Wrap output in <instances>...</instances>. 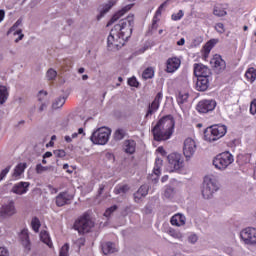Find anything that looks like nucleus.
Returning a JSON list of instances; mask_svg holds the SVG:
<instances>
[{
  "mask_svg": "<svg viewBox=\"0 0 256 256\" xmlns=\"http://www.w3.org/2000/svg\"><path fill=\"white\" fill-rule=\"evenodd\" d=\"M177 45L182 46L185 45V38H181L178 42Z\"/></svg>",
  "mask_w": 256,
  "mask_h": 256,
  "instance_id": "69168bd1",
  "label": "nucleus"
},
{
  "mask_svg": "<svg viewBox=\"0 0 256 256\" xmlns=\"http://www.w3.org/2000/svg\"><path fill=\"white\" fill-rule=\"evenodd\" d=\"M115 211H117V205H113L108 208L104 213V217H111V213H115Z\"/></svg>",
  "mask_w": 256,
  "mask_h": 256,
  "instance_id": "49530a36",
  "label": "nucleus"
},
{
  "mask_svg": "<svg viewBox=\"0 0 256 256\" xmlns=\"http://www.w3.org/2000/svg\"><path fill=\"white\" fill-rule=\"evenodd\" d=\"M176 101L178 105H185L189 101V93L187 92H179Z\"/></svg>",
  "mask_w": 256,
  "mask_h": 256,
  "instance_id": "473e14b6",
  "label": "nucleus"
},
{
  "mask_svg": "<svg viewBox=\"0 0 256 256\" xmlns=\"http://www.w3.org/2000/svg\"><path fill=\"white\" fill-rule=\"evenodd\" d=\"M11 171V166L6 167L0 173V181H3L4 177H7V174Z\"/></svg>",
  "mask_w": 256,
  "mask_h": 256,
  "instance_id": "864d4df0",
  "label": "nucleus"
},
{
  "mask_svg": "<svg viewBox=\"0 0 256 256\" xmlns=\"http://www.w3.org/2000/svg\"><path fill=\"white\" fill-rule=\"evenodd\" d=\"M233 161H235L233 154H231L229 151H226L218 154L214 158L213 165L216 169L224 171V169H227V167H229V165H231Z\"/></svg>",
  "mask_w": 256,
  "mask_h": 256,
  "instance_id": "39448f33",
  "label": "nucleus"
},
{
  "mask_svg": "<svg viewBox=\"0 0 256 256\" xmlns=\"http://www.w3.org/2000/svg\"><path fill=\"white\" fill-rule=\"evenodd\" d=\"M250 113L256 115V99H253L250 103Z\"/></svg>",
  "mask_w": 256,
  "mask_h": 256,
  "instance_id": "5fc2aeb1",
  "label": "nucleus"
},
{
  "mask_svg": "<svg viewBox=\"0 0 256 256\" xmlns=\"http://www.w3.org/2000/svg\"><path fill=\"white\" fill-rule=\"evenodd\" d=\"M131 7H133V5H127L125 7H123L121 10H119L118 12H116L112 18L110 19V21L108 22V26L109 25H113V23H115V21H119V19H121V17H123V15H125V13H127L128 11H131Z\"/></svg>",
  "mask_w": 256,
  "mask_h": 256,
  "instance_id": "aec40b11",
  "label": "nucleus"
},
{
  "mask_svg": "<svg viewBox=\"0 0 256 256\" xmlns=\"http://www.w3.org/2000/svg\"><path fill=\"white\" fill-rule=\"evenodd\" d=\"M165 7V4H161L159 7H158V9L156 10V12H155V14H154V16H153V18L155 19H160V17H161V13H163V8Z\"/></svg>",
  "mask_w": 256,
  "mask_h": 256,
  "instance_id": "de8ad7c7",
  "label": "nucleus"
},
{
  "mask_svg": "<svg viewBox=\"0 0 256 256\" xmlns=\"http://www.w3.org/2000/svg\"><path fill=\"white\" fill-rule=\"evenodd\" d=\"M30 185L29 182H19L13 186L12 193H15L16 195H25V193L29 191Z\"/></svg>",
  "mask_w": 256,
  "mask_h": 256,
  "instance_id": "a211bd4d",
  "label": "nucleus"
},
{
  "mask_svg": "<svg viewBox=\"0 0 256 256\" xmlns=\"http://www.w3.org/2000/svg\"><path fill=\"white\" fill-rule=\"evenodd\" d=\"M194 75L197 78L211 77V69L203 64H194Z\"/></svg>",
  "mask_w": 256,
  "mask_h": 256,
  "instance_id": "f3484780",
  "label": "nucleus"
},
{
  "mask_svg": "<svg viewBox=\"0 0 256 256\" xmlns=\"http://www.w3.org/2000/svg\"><path fill=\"white\" fill-rule=\"evenodd\" d=\"M213 14L216 15V17H225L227 11H225L224 8H221V6H215Z\"/></svg>",
  "mask_w": 256,
  "mask_h": 256,
  "instance_id": "58836bf2",
  "label": "nucleus"
},
{
  "mask_svg": "<svg viewBox=\"0 0 256 256\" xmlns=\"http://www.w3.org/2000/svg\"><path fill=\"white\" fill-rule=\"evenodd\" d=\"M168 234L170 235V237H173L174 239H182L183 237V234H181V232L171 228L169 231H168Z\"/></svg>",
  "mask_w": 256,
  "mask_h": 256,
  "instance_id": "79ce46f5",
  "label": "nucleus"
},
{
  "mask_svg": "<svg viewBox=\"0 0 256 256\" xmlns=\"http://www.w3.org/2000/svg\"><path fill=\"white\" fill-rule=\"evenodd\" d=\"M40 241L45 243L50 249L53 247V242L51 241V237H49V233L47 231L40 232Z\"/></svg>",
  "mask_w": 256,
  "mask_h": 256,
  "instance_id": "2f4dec72",
  "label": "nucleus"
},
{
  "mask_svg": "<svg viewBox=\"0 0 256 256\" xmlns=\"http://www.w3.org/2000/svg\"><path fill=\"white\" fill-rule=\"evenodd\" d=\"M126 132L124 129L119 128L114 132V139L115 141H121L125 139Z\"/></svg>",
  "mask_w": 256,
  "mask_h": 256,
  "instance_id": "4c0bfd02",
  "label": "nucleus"
},
{
  "mask_svg": "<svg viewBox=\"0 0 256 256\" xmlns=\"http://www.w3.org/2000/svg\"><path fill=\"white\" fill-rule=\"evenodd\" d=\"M59 256H69V245L67 243L61 247Z\"/></svg>",
  "mask_w": 256,
  "mask_h": 256,
  "instance_id": "37998d69",
  "label": "nucleus"
},
{
  "mask_svg": "<svg viewBox=\"0 0 256 256\" xmlns=\"http://www.w3.org/2000/svg\"><path fill=\"white\" fill-rule=\"evenodd\" d=\"M115 251H117V249L115 248V244H113V242H106L102 244V253H104V255L115 253Z\"/></svg>",
  "mask_w": 256,
  "mask_h": 256,
  "instance_id": "c756f323",
  "label": "nucleus"
},
{
  "mask_svg": "<svg viewBox=\"0 0 256 256\" xmlns=\"http://www.w3.org/2000/svg\"><path fill=\"white\" fill-rule=\"evenodd\" d=\"M245 78L249 83H255L256 80V68L255 67H250L246 70L245 72Z\"/></svg>",
  "mask_w": 256,
  "mask_h": 256,
  "instance_id": "7c9ffc66",
  "label": "nucleus"
},
{
  "mask_svg": "<svg viewBox=\"0 0 256 256\" xmlns=\"http://www.w3.org/2000/svg\"><path fill=\"white\" fill-rule=\"evenodd\" d=\"M115 5V1L110 0L108 3L104 4L100 10V14L97 16V20L99 21L102 17L105 16L106 13L111 11V8Z\"/></svg>",
  "mask_w": 256,
  "mask_h": 256,
  "instance_id": "cd10ccee",
  "label": "nucleus"
},
{
  "mask_svg": "<svg viewBox=\"0 0 256 256\" xmlns=\"http://www.w3.org/2000/svg\"><path fill=\"white\" fill-rule=\"evenodd\" d=\"M64 139H65L66 143H71V141H73L72 136H65Z\"/></svg>",
  "mask_w": 256,
  "mask_h": 256,
  "instance_id": "0e129e2a",
  "label": "nucleus"
},
{
  "mask_svg": "<svg viewBox=\"0 0 256 256\" xmlns=\"http://www.w3.org/2000/svg\"><path fill=\"white\" fill-rule=\"evenodd\" d=\"M154 76H155V69L153 67L146 68L142 73L143 79H153Z\"/></svg>",
  "mask_w": 256,
  "mask_h": 256,
  "instance_id": "f704fd0d",
  "label": "nucleus"
},
{
  "mask_svg": "<svg viewBox=\"0 0 256 256\" xmlns=\"http://www.w3.org/2000/svg\"><path fill=\"white\" fill-rule=\"evenodd\" d=\"M128 85H130V87H139V81H137L135 77L129 78Z\"/></svg>",
  "mask_w": 256,
  "mask_h": 256,
  "instance_id": "8fccbe9b",
  "label": "nucleus"
},
{
  "mask_svg": "<svg viewBox=\"0 0 256 256\" xmlns=\"http://www.w3.org/2000/svg\"><path fill=\"white\" fill-rule=\"evenodd\" d=\"M5 20V10L0 9V23H3Z\"/></svg>",
  "mask_w": 256,
  "mask_h": 256,
  "instance_id": "052dcab7",
  "label": "nucleus"
},
{
  "mask_svg": "<svg viewBox=\"0 0 256 256\" xmlns=\"http://www.w3.org/2000/svg\"><path fill=\"white\" fill-rule=\"evenodd\" d=\"M49 157H53V153L51 152H46L44 155H43V159H48Z\"/></svg>",
  "mask_w": 256,
  "mask_h": 256,
  "instance_id": "680f3d73",
  "label": "nucleus"
},
{
  "mask_svg": "<svg viewBox=\"0 0 256 256\" xmlns=\"http://www.w3.org/2000/svg\"><path fill=\"white\" fill-rule=\"evenodd\" d=\"M159 21H161V19H157V18L152 19V25H151L152 31H157V29L159 28V24H158Z\"/></svg>",
  "mask_w": 256,
  "mask_h": 256,
  "instance_id": "3c124183",
  "label": "nucleus"
},
{
  "mask_svg": "<svg viewBox=\"0 0 256 256\" xmlns=\"http://www.w3.org/2000/svg\"><path fill=\"white\" fill-rule=\"evenodd\" d=\"M215 107H217V101L204 99L198 102L196 111H198V113H211V111H215Z\"/></svg>",
  "mask_w": 256,
  "mask_h": 256,
  "instance_id": "9d476101",
  "label": "nucleus"
},
{
  "mask_svg": "<svg viewBox=\"0 0 256 256\" xmlns=\"http://www.w3.org/2000/svg\"><path fill=\"white\" fill-rule=\"evenodd\" d=\"M44 171H47V167L41 165V164H37L36 165V173L38 175H41V173H44Z\"/></svg>",
  "mask_w": 256,
  "mask_h": 256,
  "instance_id": "6e6d98bb",
  "label": "nucleus"
},
{
  "mask_svg": "<svg viewBox=\"0 0 256 256\" xmlns=\"http://www.w3.org/2000/svg\"><path fill=\"white\" fill-rule=\"evenodd\" d=\"M134 23V16L129 15L127 18L120 20L118 24L114 25L107 39V47L109 51L119 49V47L133 35Z\"/></svg>",
  "mask_w": 256,
  "mask_h": 256,
  "instance_id": "f257e3e1",
  "label": "nucleus"
},
{
  "mask_svg": "<svg viewBox=\"0 0 256 256\" xmlns=\"http://www.w3.org/2000/svg\"><path fill=\"white\" fill-rule=\"evenodd\" d=\"M55 157H58L60 159H63L67 155V152L65 150H54Z\"/></svg>",
  "mask_w": 256,
  "mask_h": 256,
  "instance_id": "603ef678",
  "label": "nucleus"
},
{
  "mask_svg": "<svg viewBox=\"0 0 256 256\" xmlns=\"http://www.w3.org/2000/svg\"><path fill=\"white\" fill-rule=\"evenodd\" d=\"M217 45V40L211 39L209 40L202 48V55L204 59L209 58V54L211 53V50Z\"/></svg>",
  "mask_w": 256,
  "mask_h": 256,
  "instance_id": "4be33fe9",
  "label": "nucleus"
},
{
  "mask_svg": "<svg viewBox=\"0 0 256 256\" xmlns=\"http://www.w3.org/2000/svg\"><path fill=\"white\" fill-rule=\"evenodd\" d=\"M19 25H21V20H17L16 23L8 31V33H14V35H19L18 38L15 39V43H19V41H21L23 37H25V35H23L22 33V30L17 29Z\"/></svg>",
  "mask_w": 256,
  "mask_h": 256,
  "instance_id": "5701e85b",
  "label": "nucleus"
},
{
  "mask_svg": "<svg viewBox=\"0 0 256 256\" xmlns=\"http://www.w3.org/2000/svg\"><path fill=\"white\" fill-rule=\"evenodd\" d=\"M183 10H179L177 13L172 14V21H181L183 19Z\"/></svg>",
  "mask_w": 256,
  "mask_h": 256,
  "instance_id": "a18cd8bd",
  "label": "nucleus"
},
{
  "mask_svg": "<svg viewBox=\"0 0 256 256\" xmlns=\"http://www.w3.org/2000/svg\"><path fill=\"white\" fill-rule=\"evenodd\" d=\"M71 201H73V195L68 192H60L56 196V205L57 207H65V205H70Z\"/></svg>",
  "mask_w": 256,
  "mask_h": 256,
  "instance_id": "2eb2a0df",
  "label": "nucleus"
},
{
  "mask_svg": "<svg viewBox=\"0 0 256 256\" xmlns=\"http://www.w3.org/2000/svg\"><path fill=\"white\" fill-rule=\"evenodd\" d=\"M46 77L49 81H53V79H55V77H57V71H55L53 69H49L46 73Z\"/></svg>",
  "mask_w": 256,
  "mask_h": 256,
  "instance_id": "c03bdc74",
  "label": "nucleus"
},
{
  "mask_svg": "<svg viewBox=\"0 0 256 256\" xmlns=\"http://www.w3.org/2000/svg\"><path fill=\"white\" fill-rule=\"evenodd\" d=\"M38 101L41 103V105L39 107V111L41 113V112L45 111V109H47V91L41 90L38 93Z\"/></svg>",
  "mask_w": 256,
  "mask_h": 256,
  "instance_id": "bb28decb",
  "label": "nucleus"
},
{
  "mask_svg": "<svg viewBox=\"0 0 256 256\" xmlns=\"http://www.w3.org/2000/svg\"><path fill=\"white\" fill-rule=\"evenodd\" d=\"M197 241H198L197 235L192 234V235L189 236V242L190 243H197Z\"/></svg>",
  "mask_w": 256,
  "mask_h": 256,
  "instance_id": "bf43d9fd",
  "label": "nucleus"
},
{
  "mask_svg": "<svg viewBox=\"0 0 256 256\" xmlns=\"http://www.w3.org/2000/svg\"><path fill=\"white\" fill-rule=\"evenodd\" d=\"M137 149V142L135 140H126L124 141V151L128 155H133Z\"/></svg>",
  "mask_w": 256,
  "mask_h": 256,
  "instance_id": "393cba45",
  "label": "nucleus"
},
{
  "mask_svg": "<svg viewBox=\"0 0 256 256\" xmlns=\"http://www.w3.org/2000/svg\"><path fill=\"white\" fill-rule=\"evenodd\" d=\"M158 153H160V155H162V157H165V155H167V151H165V148H163V146H160L157 148Z\"/></svg>",
  "mask_w": 256,
  "mask_h": 256,
  "instance_id": "13d9d810",
  "label": "nucleus"
},
{
  "mask_svg": "<svg viewBox=\"0 0 256 256\" xmlns=\"http://www.w3.org/2000/svg\"><path fill=\"white\" fill-rule=\"evenodd\" d=\"M9 97V92H7V87L0 86V105H3L7 98Z\"/></svg>",
  "mask_w": 256,
  "mask_h": 256,
  "instance_id": "72a5a7b5",
  "label": "nucleus"
},
{
  "mask_svg": "<svg viewBox=\"0 0 256 256\" xmlns=\"http://www.w3.org/2000/svg\"><path fill=\"white\" fill-rule=\"evenodd\" d=\"M95 227V223L91 220L89 213H84L74 223V229L80 234L89 233L92 228Z\"/></svg>",
  "mask_w": 256,
  "mask_h": 256,
  "instance_id": "20e7f679",
  "label": "nucleus"
},
{
  "mask_svg": "<svg viewBox=\"0 0 256 256\" xmlns=\"http://www.w3.org/2000/svg\"><path fill=\"white\" fill-rule=\"evenodd\" d=\"M215 30L217 31V33L223 34L225 33V25L223 23H217L215 25Z\"/></svg>",
  "mask_w": 256,
  "mask_h": 256,
  "instance_id": "09e8293b",
  "label": "nucleus"
},
{
  "mask_svg": "<svg viewBox=\"0 0 256 256\" xmlns=\"http://www.w3.org/2000/svg\"><path fill=\"white\" fill-rule=\"evenodd\" d=\"M197 151V143L192 138H186L183 145V154L186 159H191Z\"/></svg>",
  "mask_w": 256,
  "mask_h": 256,
  "instance_id": "f8f14e48",
  "label": "nucleus"
},
{
  "mask_svg": "<svg viewBox=\"0 0 256 256\" xmlns=\"http://www.w3.org/2000/svg\"><path fill=\"white\" fill-rule=\"evenodd\" d=\"M175 130V118L171 115L162 117L152 128L154 141H167L171 139Z\"/></svg>",
  "mask_w": 256,
  "mask_h": 256,
  "instance_id": "f03ea898",
  "label": "nucleus"
},
{
  "mask_svg": "<svg viewBox=\"0 0 256 256\" xmlns=\"http://www.w3.org/2000/svg\"><path fill=\"white\" fill-rule=\"evenodd\" d=\"M227 134V126L225 125H212L204 131V139L208 143H214L219 141L222 137Z\"/></svg>",
  "mask_w": 256,
  "mask_h": 256,
  "instance_id": "7ed1b4c3",
  "label": "nucleus"
},
{
  "mask_svg": "<svg viewBox=\"0 0 256 256\" xmlns=\"http://www.w3.org/2000/svg\"><path fill=\"white\" fill-rule=\"evenodd\" d=\"M210 65L217 73H222V71H225V69H227V63L219 54H215L212 57V59L210 60Z\"/></svg>",
  "mask_w": 256,
  "mask_h": 256,
  "instance_id": "ddd939ff",
  "label": "nucleus"
},
{
  "mask_svg": "<svg viewBox=\"0 0 256 256\" xmlns=\"http://www.w3.org/2000/svg\"><path fill=\"white\" fill-rule=\"evenodd\" d=\"M25 169H27V163H19L15 168L12 174V177L15 179H19L23 173H25Z\"/></svg>",
  "mask_w": 256,
  "mask_h": 256,
  "instance_id": "c85d7f7f",
  "label": "nucleus"
},
{
  "mask_svg": "<svg viewBox=\"0 0 256 256\" xmlns=\"http://www.w3.org/2000/svg\"><path fill=\"white\" fill-rule=\"evenodd\" d=\"M167 179H169V176H164V177L162 178V183H165V181H167Z\"/></svg>",
  "mask_w": 256,
  "mask_h": 256,
  "instance_id": "774afa93",
  "label": "nucleus"
},
{
  "mask_svg": "<svg viewBox=\"0 0 256 256\" xmlns=\"http://www.w3.org/2000/svg\"><path fill=\"white\" fill-rule=\"evenodd\" d=\"M0 256H9V250L5 247H0Z\"/></svg>",
  "mask_w": 256,
  "mask_h": 256,
  "instance_id": "4d7b16f0",
  "label": "nucleus"
},
{
  "mask_svg": "<svg viewBox=\"0 0 256 256\" xmlns=\"http://www.w3.org/2000/svg\"><path fill=\"white\" fill-rule=\"evenodd\" d=\"M219 186H217V180L211 176H205L202 185V196L204 199H211L213 193L218 191Z\"/></svg>",
  "mask_w": 256,
  "mask_h": 256,
  "instance_id": "423d86ee",
  "label": "nucleus"
},
{
  "mask_svg": "<svg viewBox=\"0 0 256 256\" xmlns=\"http://www.w3.org/2000/svg\"><path fill=\"white\" fill-rule=\"evenodd\" d=\"M163 101V92H158L154 97V100L148 105L147 112L145 114V119H151L157 111H159V107H161V102Z\"/></svg>",
  "mask_w": 256,
  "mask_h": 256,
  "instance_id": "6e6552de",
  "label": "nucleus"
},
{
  "mask_svg": "<svg viewBox=\"0 0 256 256\" xmlns=\"http://www.w3.org/2000/svg\"><path fill=\"white\" fill-rule=\"evenodd\" d=\"M240 237L245 245H256V229L248 227L241 231Z\"/></svg>",
  "mask_w": 256,
  "mask_h": 256,
  "instance_id": "1a4fd4ad",
  "label": "nucleus"
},
{
  "mask_svg": "<svg viewBox=\"0 0 256 256\" xmlns=\"http://www.w3.org/2000/svg\"><path fill=\"white\" fill-rule=\"evenodd\" d=\"M181 67V59L177 56L170 57L166 61V73H175Z\"/></svg>",
  "mask_w": 256,
  "mask_h": 256,
  "instance_id": "4468645a",
  "label": "nucleus"
},
{
  "mask_svg": "<svg viewBox=\"0 0 256 256\" xmlns=\"http://www.w3.org/2000/svg\"><path fill=\"white\" fill-rule=\"evenodd\" d=\"M110 135L111 130L107 127H102L93 132L90 137V141H92L94 145H106V143L109 141Z\"/></svg>",
  "mask_w": 256,
  "mask_h": 256,
  "instance_id": "0eeeda50",
  "label": "nucleus"
},
{
  "mask_svg": "<svg viewBox=\"0 0 256 256\" xmlns=\"http://www.w3.org/2000/svg\"><path fill=\"white\" fill-rule=\"evenodd\" d=\"M148 193H149V186L148 185L140 186L138 191L136 193H134L135 202L137 203V202L141 201V199H143V197H146V195H148Z\"/></svg>",
  "mask_w": 256,
  "mask_h": 256,
  "instance_id": "b1692460",
  "label": "nucleus"
},
{
  "mask_svg": "<svg viewBox=\"0 0 256 256\" xmlns=\"http://www.w3.org/2000/svg\"><path fill=\"white\" fill-rule=\"evenodd\" d=\"M161 163H163V161L159 158L156 159L155 161V166L153 169V173L157 175V177H159V175H161Z\"/></svg>",
  "mask_w": 256,
  "mask_h": 256,
  "instance_id": "a19ab883",
  "label": "nucleus"
},
{
  "mask_svg": "<svg viewBox=\"0 0 256 256\" xmlns=\"http://www.w3.org/2000/svg\"><path fill=\"white\" fill-rule=\"evenodd\" d=\"M31 227L35 233H39V229H41V220L37 217L32 218Z\"/></svg>",
  "mask_w": 256,
  "mask_h": 256,
  "instance_id": "c9c22d12",
  "label": "nucleus"
},
{
  "mask_svg": "<svg viewBox=\"0 0 256 256\" xmlns=\"http://www.w3.org/2000/svg\"><path fill=\"white\" fill-rule=\"evenodd\" d=\"M196 88L198 91H207L209 89V77L197 78Z\"/></svg>",
  "mask_w": 256,
  "mask_h": 256,
  "instance_id": "a878e982",
  "label": "nucleus"
},
{
  "mask_svg": "<svg viewBox=\"0 0 256 256\" xmlns=\"http://www.w3.org/2000/svg\"><path fill=\"white\" fill-rule=\"evenodd\" d=\"M65 97H59L57 98L53 104H52V108L53 109H61V107H63L65 105Z\"/></svg>",
  "mask_w": 256,
  "mask_h": 256,
  "instance_id": "e433bc0d",
  "label": "nucleus"
},
{
  "mask_svg": "<svg viewBox=\"0 0 256 256\" xmlns=\"http://www.w3.org/2000/svg\"><path fill=\"white\" fill-rule=\"evenodd\" d=\"M169 167L172 171H179V169H183V156L179 153H171L167 157Z\"/></svg>",
  "mask_w": 256,
  "mask_h": 256,
  "instance_id": "9b49d317",
  "label": "nucleus"
},
{
  "mask_svg": "<svg viewBox=\"0 0 256 256\" xmlns=\"http://www.w3.org/2000/svg\"><path fill=\"white\" fill-rule=\"evenodd\" d=\"M48 189H50L51 193H57L59 190L51 185L48 186Z\"/></svg>",
  "mask_w": 256,
  "mask_h": 256,
  "instance_id": "e2e57ef3",
  "label": "nucleus"
},
{
  "mask_svg": "<svg viewBox=\"0 0 256 256\" xmlns=\"http://www.w3.org/2000/svg\"><path fill=\"white\" fill-rule=\"evenodd\" d=\"M129 191V185L125 184L122 186H116L114 189L115 195H120V193H127Z\"/></svg>",
  "mask_w": 256,
  "mask_h": 256,
  "instance_id": "ea45409f",
  "label": "nucleus"
},
{
  "mask_svg": "<svg viewBox=\"0 0 256 256\" xmlns=\"http://www.w3.org/2000/svg\"><path fill=\"white\" fill-rule=\"evenodd\" d=\"M186 221H187V218H185V215H182V214H175L170 219L171 225H174L175 227H183Z\"/></svg>",
  "mask_w": 256,
  "mask_h": 256,
  "instance_id": "412c9836",
  "label": "nucleus"
},
{
  "mask_svg": "<svg viewBox=\"0 0 256 256\" xmlns=\"http://www.w3.org/2000/svg\"><path fill=\"white\" fill-rule=\"evenodd\" d=\"M15 202L10 201L7 205L2 206L0 210L1 217H11V215H15Z\"/></svg>",
  "mask_w": 256,
  "mask_h": 256,
  "instance_id": "6ab92c4d",
  "label": "nucleus"
},
{
  "mask_svg": "<svg viewBox=\"0 0 256 256\" xmlns=\"http://www.w3.org/2000/svg\"><path fill=\"white\" fill-rule=\"evenodd\" d=\"M20 243L24 249V253L31 251V240L29 239V230L23 229L20 233Z\"/></svg>",
  "mask_w": 256,
  "mask_h": 256,
  "instance_id": "dca6fc26",
  "label": "nucleus"
},
{
  "mask_svg": "<svg viewBox=\"0 0 256 256\" xmlns=\"http://www.w3.org/2000/svg\"><path fill=\"white\" fill-rule=\"evenodd\" d=\"M77 134L78 135H85V132H84L83 128H79Z\"/></svg>",
  "mask_w": 256,
  "mask_h": 256,
  "instance_id": "338daca9",
  "label": "nucleus"
}]
</instances>
